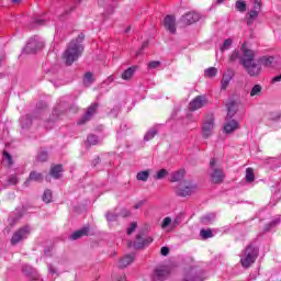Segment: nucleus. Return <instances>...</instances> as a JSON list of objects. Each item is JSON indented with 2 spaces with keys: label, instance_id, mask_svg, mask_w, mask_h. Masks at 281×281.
I'll use <instances>...</instances> for the list:
<instances>
[{
  "label": "nucleus",
  "instance_id": "nucleus-1",
  "mask_svg": "<svg viewBox=\"0 0 281 281\" xmlns=\"http://www.w3.org/2000/svg\"><path fill=\"white\" fill-rule=\"evenodd\" d=\"M82 52H85V46L79 44L78 40L71 41L61 56L65 65H67V67H71V65L82 56Z\"/></svg>",
  "mask_w": 281,
  "mask_h": 281
},
{
  "label": "nucleus",
  "instance_id": "nucleus-2",
  "mask_svg": "<svg viewBox=\"0 0 281 281\" xmlns=\"http://www.w3.org/2000/svg\"><path fill=\"white\" fill-rule=\"evenodd\" d=\"M258 259V250L254 245L246 247L243 257L240 258V265L244 269H249L254 262Z\"/></svg>",
  "mask_w": 281,
  "mask_h": 281
},
{
  "label": "nucleus",
  "instance_id": "nucleus-3",
  "mask_svg": "<svg viewBox=\"0 0 281 281\" xmlns=\"http://www.w3.org/2000/svg\"><path fill=\"white\" fill-rule=\"evenodd\" d=\"M211 166V182L215 183L216 186H220L225 181V171H223V168L216 166V160L214 158L210 161Z\"/></svg>",
  "mask_w": 281,
  "mask_h": 281
},
{
  "label": "nucleus",
  "instance_id": "nucleus-4",
  "mask_svg": "<svg viewBox=\"0 0 281 281\" xmlns=\"http://www.w3.org/2000/svg\"><path fill=\"white\" fill-rule=\"evenodd\" d=\"M241 54L243 57L239 58V64L241 67L251 63H256V52L247 48L246 44L241 45Z\"/></svg>",
  "mask_w": 281,
  "mask_h": 281
},
{
  "label": "nucleus",
  "instance_id": "nucleus-5",
  "mask_svg": "<svg viewBox=\"0 0 281 281\" xmlns=\"http://www.w3.org/2000/svg\"><path fill=\"white\" fill-rule=\"evenodd\" d=\"M194 183L192 181L184 180L180 182L178 189L176 190V194L178 196H190L192 192H194Z\"/></svg>",
  "mask_w": 281,
  "mask_h": 281
},
{
  "label": "nucleus",
  "instance_id": "nucleus-6",
  "mask_svg": "<svg viewBox=\"0 0 281 281\" xmlns=\"http://www.w3.org/2000/svg\"><path fill=\"white\" fill-rule=\"evenodd\" d=\"M198 21H201V14L196 11L187 12L180 18L182 25H193V23H198Z\"/></svg>",
  "mask_w": 281,
  "mask_h": 281
},
{
  "label": "nucleus",
  "instance_id": "nucleus-7",
  "mask_svg": "<svg viewBox=\"0 0 281 281\" xmlns=\"http://www.w3.org/2000/svg\"><path fill=\"white\" fill-rule=\"evenodd\" d=\"M214 131V116L210 115L205 120L202 126V137L207 139V137H212V132Z\"/></svg>",
  "mask_w": 281,
  "mask_h": 281
},
{
  "label": "nucleus",
  "instance_id": "nucleus-8",
  "mask_svg": "<svg viewBox=\"0 0 281 281\" xmlns=\"http://www.w3.org/2000/svg\"><path fill=\"white\" fill-rule=\"evenodd\" d=\"M27 236H30V227L24 226V227L18 229L11 238V245H19V243H21V240L27 238Z\"/></svg>",
  "mask_w": 281,
  "mask_h": 281
},
{
  "label": "nucleus",
  "instance_id": "nucleus-9",
  "mask_svg": "<svg viewBox=\"0 0 281 281\" xmlns=\"http://www.w3.org/2000/svg\"><path fill=\"white\" fill-rule=\"evenodd\" d=\"M243 67L246 70V74H248V76H250L251 78H258V76H260L262 71V67L256 61L246 64Z\"/></svg>",
  "mask_w": 281,
  "mask_h": 281
},
{
  "label": "nucleus",
  "instance_id": "nucleus-10",
  "mask_svg": "<svg viewBox=\"0 0 281 281\" xmlns=\"http://www.w3.org/2000/svg\"><path fill=\"white\" fill-rule=\"evenodd\" d=\"M162 25L170 34H177V18L175 15H167L162 21Z\"/></svg>",
  "mask_w": 281,
  "mask_h": 281
},
{
  "label": "nucleus",
  "instance_id": "nucleus-11",
  "mask_svg": "<svg viewBox=\"0 0 281 281\" xmlns=\"http://www.w3.org/2000/svg\"><path fill=\"white\" fill-rule=\"evenodd\" d=\"M205 104H207V99L204 95H198L189 103V111H199Z\"/></svg>",
  "mask_w": 281,
  "mask_h": 281
},
{
  "label": "nucleus",
  "instance_id": "nucleus-12",
  "mask_svg": "<svg viewBox=\"0 0 281 281\" xmlns=\"http://www.w3.org/2000/svg\"><path fill=\"white\" fill-rule=\"evenodd\" d=\"M43 47H45V44L43 42H38L37 40L32 38L24 47V52L26 54H36V50L43 49Z\"/></svg>",
  "mask_w": 281,
  "mask_h": 281
},
{
  "label": "nucleus",
  "instance_id": "nucleus-13",
  "mask_svg": "<svg viewBox=\"0 0 281 281\" xmlns=\"http://www.w3.org/2000/svg\"><path fill=\"white\" fill-rule=\"evenodd\" d=\"M170 276V268L162 266L154 271L153 278L155 281H164Z\"/></svg>",
  "mask_w": 281,
  "mask_h": 281
},
{
  "label": "nucleus",
  "instance_id": "nucleus-14",
  "mask_svg": "<svg viewBox=\"0 0 281 281\" xmlns=\"http://www.w3.org/2000/svg\"><path fill=\"white\" fill-rule=\"evenodd\" d=\"M98 103H93L91 104L87 112H86V115L80 120L78 121V125H82V124H87V122H89V120H91V116L95 115V111H98Z\"/></svg>",
  "mask_w": 281,
  "mask_h": 281
},
{
  "label": "nucleus",
  "instance_id": "nucleus-15",
  "mask_svg": "<svg viewBox=\"0 0 281 281\" xmlns=\"http://www.w3.org/2000/svg\"><path fill=\"white\" fill-rule=\"evenodd\" d=\"M238 128H240V125L238 124V121H236V120L228 121L224 125V131L227 135L234 133V131H238Z\"/></svg>",
  "mask_w": 281,
  "mask_h": 281
},
{
  "label": "nucleus",
  "instance_id": "nucleus-16",
  "mask_svg": "<svg viewBox=\"0 0 281 281\" xmlns=\"http://www.w3.org/2000/svg\"><path fill=\"white\" fill-rule=\"evenodd\" d=\"M135 260V256L133 255H126L123 259L120 260L119 267L120 269H126L128 265H132V262Z\"/></svg>",
  "mask_w": 281,
  "mask_h": 281
},
{
  "label": "nucleus",
  "instance_id": "nucleus-17",
  "mask_svg": "<svg viewBox=\"0 0 281 281\" xmlns=\"http://www.w3.org/2000/svg\"><path fill=\"white\" fill-rule=\"evenodd\" d=\"M63 172V165H55L50 167V177L53 179H60Z\"/></svg>",
  "mask_w": 281,
  "mask_h": 281
},
{
  "label": "nucleus",
  "instance_id": "nucleus-18",
  "mask_svg": "<svg viewBox=\"0 0 281 281\" xmlns=\"http://www.w3.org/2000/svg\"><path fill=\"white\" fill-rule=\"evenodd\" d=\"M82 236H89V227H83L77 232H75L70 238L71 240H78L79 238H82Z\"/></svg>",
  "mask_w": 281,
  "mask_h": 281
},
{
  "label": "nucleus",
  "instance_id": "nucleus-19",
  "mask_svg": "<svg viewBox=\"0 0 281 281\" xmlns=\"http://www.w3.org/2000/svg\"><path fill=\"white\" fill-rule=\"evenodd\" d=\"M226 109L228 117H234V115H236V102L234 100H229L226 103Z\"/></svg>",
  "mask_w": 281,
  "mask_h": 281
},
{
  "label": "nucleus",
  "instance_id": "nucleus-20",
  "mask_svg": "<svg viewBox=\"0 0 281 281\" xmlns=\"http://www.w3.org/2000/svg\"><path fill=\"white\" fill-rule=\"evenodd\" d=\"M29 181H37L38 183H41L43 181V173L32 171L30 173L29 179L26 180L25 184H27Z\"/></svg>",
  "mask_w": 281,
  "mask_h": 281
},
{
  "label": "nucleus",
  "instance_id": "nucleus-21",
  "mask_svg": "<svg viewBox=\"0 0 281 281\" xmlns=\"http://www.w3.org/2000/svg\"><path fill=\"white\" fill-rule=\"evenodd\" d=\"M144 233H140L136 236V241L134 243V249H143L145 247L144 244Z\"/></svg>",
  "mask_w": 281,
  "mask_h": 281
},
{
  "label": "nucleus",
  "instance_id": "nucleus-22",
  "mask_svg": "<svg viewBox=\"0 0 281 281\" xmlns=\"http://www.w3.org/2000/svg\"><path fill=\"white\" fill-rule=\"evenodd\" d=\"M184 175H186V171L182 170V169L173 172L172 176H171V180H170L171 183H176L177 181H181V179H183Z\"/></svg>",
  "mask_w": 281,
  "mask_h": 281
},
{
  "label": "nucleus",
  "instance_id": "nucleus-23",
  "mask_svg": "<svg viewBox=\"0 0 281 281\" xmlns=\"http://www.w3.org/2000/svg\"><path fill=\"white\" fill-rule=\"evenodd\" d=\"M182 281H203V280H201V278L195 276V271L194 270H190L189 272L186 273V276L182 279Z\"/></svg>",
  "mask_w": 281,
  "mask_h": 281
},
{
  "label": "nucleus",
  "instance_id": "nucleus-24",
  "mask_svg": "<svg viewBox=\"0 0 281 281\" xmlns=\"http://www.w3.org/2000/svg\"><path fill=\"white\" fill-rule=\"evenodd\" d=\"M133 76H135V68H134V67H130V68H127V69L121 75V78H122V80H131V78H133Z\"/></svg>",
  "mask_w": 281,
  "mask_h": 281
},
{
  "label": "nucleus",
  "instance_id": "nucleus-25",
  "mask_svg": "<svg viewBox=\"0 0 281 281\" xmlns=\"http://www.w3.org/2000/svg\"><path fill=\"white\" fill-rule=\"evenodd\" d=\"M255 180H256V175L254 173V168L248 167L246 169V182L254 183Z\"/></svg>",
  "mask_w": 281,
  "mask_h": 281
},
{
  "label": "nucleus",
  "instance_id": "nucleus-26",
  "mask_svg": "<svg viewBox=\"0 0 281 281\" xmlns=\"http://www.w3.org/2000/svg\"><path fill=\"white\" fill-rule=\"evenodd\" d=\"M200 236L203 240H207V238H214V233H212V228H202L200 231Z\"/></svg>",
  "mask_w": 281,
  "mask_h": 281
},
{
  "label": "nucleus",
  "instance_id": "nucleus-27",
  "mask_svg": "<svg viewBox=\"0 0 281 281\" xmlns=\"http://www.w3.org/2000/svg\"><path fill=\"white\" fill-rule=\"evenodd\" d=\"M148 177H150V171L145 170L137 173V181H148Z\"/></svg>",
  "mask_w": 281,
  "mask_h": 281
},
{
  "label": "nucleus",
  "instance_id": "nucleus-28",
  "mask_svg": "<svg viewBox=\"0 0 281 281\" xmlns=\"http://www.w3.org/2000/svg\"><path fill=\"white\" fill-rule=\"evenodd\" d=\"M262 93V86L255 85L250 90V98H256V95H260Z\"/></svg>",
  "mask_w": 281,
  "mask_h": 281
},
{
  "label": "nucleus",
  "instance_id": "nucleus-29",
  "mask_svg": "<svg viewBox=\"0 0 281 281\" xmlns=\"http://www.w3.org/2000/svg\"><path fill=\"white\" fill-rule=\"evenodd\" d=\"M216 74H218V70L214 67H210L204 70V76L206 78H214L216 76Z\"/></svg>",
  "mask_w": 281,
  "mask_h": 281
},
{
  "label": "nucleus",
  "instance_id": "nucleus-30",
  "mask_svg": "<svg viewBox=\"0 0 281 281\" xmlns=\"http://www.w3.org/2000/svg\"><path fill=\"white\" fill-rule=\"evenodd\" d=\"M259 63L263 65V67H271V65H273V57H261Z\"/></svg>",
  "mask_w": 281,
  "mask_h": 281
},
{
  "label": "nucleus",
  "instance_id": "nucleus-31",
  "mask_svg": "<svg viewBox=\"0 0 281 281\" xmlns=\"http://www.w3.org/2000/svg\"><path fill=\"white\" fill-rule=\"evenodd\" d=\"M42 199H43L44 203H52V199H53L52 190L46 189L44 191Z\"/></svg>",
  "mask_w": 281,
  "mask_h": 281
},
{
  "label": "nucleus",
  "instance_id": "nucleus-32",
  "mask_svg": "<svg viewBox=\"0 0 281 281\" xmlns=\"http://www.w3.org/2000/svg\"><path fill=\"white\" fill-rule=\"evenodd\" d=\"M235 8L238 12H245L247 10V3H245L243 0H237Z\"/></svg>",
  "mask_w": 281,
  "mask_h": 281
},
{
  "label": "nucleus",
  "instance_id": "nucleus-33",
  "mask_svg": "<svg viewBox=\"0 0 281 281\" xmlns=\"http://www.w3.org/2000/svg\"><path fill=\"white\" fill-rule=\"evenodd\" d=\"M240 52L239 50H233L228 58V63L234 64L236 60H240Z\"/></svg>",
  "mask_w": 281,
  "mask_h": 281
},
{
  "label": "nucleus",
  "instance_id": "nucleus-34",
  "mask_svg": "<svg viewBox=\"0 0 281 281\" xmlns=\"http://www.w3.org/2000/svg\"><path fill=\"white\" fill-rule=\"evenodd\" d=\"M87 144H88L89 146H97V144H98V136H97V135H93V134L88 135V137H87Z\"/></svg>",
  "mask_w": 281,
  "mask_h": 281
},
{
  "label": "nucleus",
  "instance_id": "nucleus-35",
  "mask_svg": "<svg viewBox=\"0 0 281 281\" xmlns=\"http://www.w3.org/2000/svg\"><path fill=\"white\" fill-rule=\"evenodd\" d=\"M155 135H157V130H150L149 132H147L144 139L146 142H150V139H153L155 137Z\"/></svg>",
  "mask_w": 281,
  "mask_h": 281
},
{
  "label": "nucleus",
  "instance_id": "nucleus-36",
  "mask_svg": "<svg viewBox=\"0 0 281 281\" xmlns=\"http://www.w3.org/2000/svg\"><path fill=\"white\" fill-rule=\"evenodd\" d=\"M232 38H227L224 41L223 45L220 47L221 52H225L228 47H232Z\"/></svg>",
  "mask_w": 281,
  "mask_h": 281
},
{
  "label": "nucleus",
  "instance_id": "nucleus-37",
  "mask_svg": "<svg viewBox=\"0 0 281 281\" xmlns=\"http://www.w3.org/2000/svg\"><path fill=\"white\" fill-rule=\"evenodd\" d=\"M85 81L89 82L90 85H93L95 82V79H93V74L92 72H86L85 74Z\"/></svg>",
  "mask_w": 281,
  "mask_h": 281
},
{
  "label": "nucleus",
  "instance_id": "nucleus-38",
  "mask_svg": "<svg viewBox=\"0 0 281 281\" xmlns=\"http://www.w3.org/2000/svg\"><path fill=\"white\" fill-rule=\"evenodd\" d=\"M167 175H168V170H166V169H160V170L157 172V175H156V179L161 180V179H164V177H167Z\"/></svg>",
  "mask_w": 281,
  "mask_h": 281
},
{
  "label": "nucleus",
  "instance_id": "nucleus-39",
  "mask_svg": "<svg viewBox=\"0 0 281 281\" xmlns=\"http://www.w3.org/2000/svg\"><path fill=\"white\" fill-rule=\"evenodd\" d=\"M160 66H161V61L159 60L149 61L148 64L149 69H157Z\"/></svg>",
  "mask_w": 281,
  "mask_h": 281
},
{
  "label": "nucleus",
  "instance_id": "nucleus-40",
  "mask_svg": "<svg viewBox=\"0 0 281 281\" xmlns=\"http://www.w3.org/2000/svg\"><path fill=\"white\" fill-rule=\"evenodd\" d=\"M135 229H137V222H132L130 227L127 228V236H131V234H133Z\"/></svg>",
  "mask_w": 281,
  "mask_h": 281
},
{
  "label": "nucleus",
  "instance_id": "nucleus-41",
  "mask_svg": "<svg viewBox=\"0 0 281 281\" xmlns=\"http://www.w3.org/2000/svg\"><path fill=\"white\" fill-rule=\"evenodd\" d=\"M229 80H232L229 77H226V76H224L223 78H222V89H227V87L229 86Z\"/></svg>",
  "mask_w": 281,
  "mask_h": 281
},
{
  "label": "nucleus",
  "instance_id": "nucleus-42",
  "mask_svg": "<svg viewBox=\"0 0 281 281\" xmlns=\"http://www.w3.org/2000/svg\"><path fill=\"white\" fill-rule=\"evenodd\" d=\"M38 161H47L48 155L47 151H41L37 156Z\"/></svg>",
  "mask_w": 281,
  "mask_h": 281
},
{
  "label": "nucleus",
  "instance_id": "nucleus-43",
  "mask_svg": "<svg viewBox=\"0 0 281 281\" xmlns=\"http://www.w3.org/2000/svg\"><path fill=\"white\" fill-rule=\"evenodd\" d=\"M171 223H172V218L165 217L161 224L162 229H166V227H168V225H170Z\"/></svg>",
  "mask_w": 281,
  "mask_h": 281
},
{
  "label": "nucleus",
  "instance_id": "nucleus-44",
  "mask_svg": "<svg viewBox=\"0 0 281 281\" xmlns=\"http://www.w3.org/2000/svg\"><path fill=\"white\" fill-rule=\"evenodd\" d=\"M106 221H110L111 223H113V221H117V215H115L114 213L108 212Z\"/></svg>",
  "mask_w": 281,
  "mask_h": 281
},
{
  "label": "nucleus",
  "instance_id": "nucleus-45",
  "mask_svg": "<svg viewBox=\"0 0 281 281\" xmlns=\"http://www.w3.org/2000/svg\"><path fill=\"white\" fill-rule=\"evenodd\" d=\"M19 183V179L16 178V176H11L9 178V186H16Z\"/></svg>",
  "mask_w": 281,
  "mask_h": 281
},
{
  "label": "nucleus",
  "instance_id": "nucleus-46",
  "mask_svg": "<svg viewBox=\"0 0 281 281\" xmlns=\"http://www.w3.org/2000/svg\"><path fill=\"white\" fill-rule=\"evenodd\" d=\"M280 223V218H276V220H273L272 222H270L269 224H268V226L269 227H267L266 229L268 231V229H271V227H276V225H278Z\"/></svg>",
  "mask_w": 281,
  "mask_h": 281
},
{
  "label": "nucleus",
  "instance_id": "nucleus-47",
  "mask_svg": "<svg viewBox=\"0 0 281 281\" xmlns=\"http://www.w3.org/2000/svg\"><path fill=\"white\" fill-rule=\"evenodd\" d=\"M3 157H5V159H8V161H9V166H12V155H10V153H8V151H3Z\"/></svg>",
  "mask_w": 281,
  "mask_h": 281
},
{
  "label": "nucleus",
  "instance_id": "nucleus-48",
  "mask_svg": "<svg viewBox=\"0 0 281 281\" xmlns=\"http://www.w3.org/2000/svg\"><path fill=\"white\" fill-rule=\"evenodd\" d=\"M160 254H161V256H168V254H170V248L164 246V247L160 249Z\"/></svg>",
  "mask_w": 281,
  "mask_h": 281
},
{
  "label": "nucleus",
  "instance_id": "nucleus-49",
  "mask_svg": "<svg viewBox=\"0 0 281 281\" xmlns=\"http://www.w3.org/2000/svg\"><path fill=\"white\" fill-rule=\"evenodd\" d=\"M121 216H123V218H126V217L131 216V211H128L126 209H123L121 211Z\"/></svg>",
  "mask_w": 281,
  "mask_h": 281
},
{
  "label": "nucleus",
  "instance_id": "nucleus-50",
  "mask_svg": "<svg viewBox=\"0 0 281 281\" xmlns=\"http://www.w3.org/2000/svg\"><path fill=\"white\" fill-rule=\"evenodd\" d=\"M255 10H260L262 8V0H255Z\"/></svg>",
  "mask_w": 281,
  "mask_h": 281
},
{
  "label": "nucleus",
  "instance_id": "nucleus-51",
  "mask_svg": "<svg viewBox=\"0 0 281 281\" xmlns=\"http://www.w3.org/2000/svg\"><path fill=\"white\" fill-rule=\"evenodd\" d=\"M257 16H258V11L257 10H252V11L249 12V18L250 19H257Z\"/></svg>",
  "mask_w": 281,
  "mask_h": 281
},
{
  "label": "nucleus",
  "instance_id": "nucleus-52",
  "mask_svg": "<svg viewBox=\"0 0 281 281\" xmlns=\"http://www.w3.org/2000/svg\"><path fill=\"white\" fill-rule=\"evenodd\" d=\"M72 41H77V43L80 45V42L85 41V34H79V36L76 40Z\"/></svg>",
  "mask_w": 281,
  "mask_h": 281
},
{
  "label": "nucleus",
  "instance_id": "nucleus-53",
  "mask_svg": "<svg viewBox=\"0 0 281 281\" xmlns=\"http://www.w3.org/2000/svg\"><path fill=\"white\" fill-rule=\"evenodd\" d=\"M150 243H153V237H147V238L144 239V245H145V247H146L147 245H150Z\"/></svg>",
  "mask_w": 281,
  "mask_h": 281
},
{
  "label": "nucleus",
  "instance_id": "nucleus-54",
  "mask_svg": "<svg viewBox=\"0 0 281 281\" xmlns=\"http://www.w3.org/2000/svg\"><path fill=\"white\" fill-rule=\"evenodd\" d=\"M247 25H254V19L249 18V19L247 20Z\"/></svg>",
  "mask_w": 281,
  "mask_h": 281
},
{
  "label": "nucleus",
  "instance_id": "nucleus-55",
  "mask_svg": "<svg viewBox=\"0 0 281 281\" xmlns=\"http://www.w3.org/2000/svg\"><path fill=\"white\" fill-rule=\"evenodd\" d=\"M143 203L139 202L138 204L134 205L135 210H139V207H142Z\"/></svg>",
  "mask_w": 281,
  "mask_h": 281
},
{
  "label": "nucleus",
  "instance_id": "nucleus-56",
  "mask_svg": "<svg viewBox=\"0 0 281 281\" xmlns=\"http://www.w3.org/2000/svg\"><path fill=\"white\" fill-rule=\"evenodd\" d=\"M124 32L125 34H128V32H131V26H127Z\"/></svg>",
  "mask_w": 281,
  "mask_h": 281
},
{
  "label": "nucleus",
  "instance_id": "nucleus-57",
  "mask_svg": "<svg viewBox=\"0 0 281 281\" xmlns=\"http://www.w3.org/2000/svg\"><path fill=\"white\" fill-rule=\"evenodd\" d=\"M5 59V56H0V65H1V63H3V60Z\"/></svg>",
  "mask_w": 281,
  "mask_h": 281
},
{
  "label": "nucleus",
  "instance_id": "nucleus-58",
  "mask_svg": "<svg viewBox=\"0 0 281 281\" xmlns=\"http://www.w3.org/2000/svg\"><path fill=\"white\" fill-rule=\"evenodd\" d=\"M23 0H12V3H21Z\"/></svg>",
  "mask_w": 281,
  "mask_h": 281
},
{
  "label": "nucleus",
  "instance_id": "nucleus-59",
  "mask_svg": "<svg viewBox=\"0 0 281 281\" xmlns=\"http://www.w3.org/2000/svg\"><path fill=\"white\" fill-rule=\"evenodd\" d=\"M119 281H126V277H122Z\"/></svg>",
  "mask_w": 281,
  "mask_h": 281
},
{
  "label": "nucleus",
  "instance_id": "nucleus-60",
  "mask_svg": "<svg viewBox=\"0 0 281 281\" xmlns=\"http://www.w3.org/2000/svg\"><path fill=\"white\" fill-rule=\"evenodd\" d=\"M173 225H179V222H178V221H175V222H173Z\"/></svg>",
  "mask_w": 281,
  "mask_h": 281
},
{
  "label": "nucleus",
  "instance_id": "nucleus-61",
  "mask_svg": "<svg viewBox=\"0 0 281 281\" xmlns=\"http://www.w3.org/2000/svg\"><path fill=\"white\" fill-rule=\"evenodd\" d=\"M225 0H217V3H222V2H224Z\"/></svg>",
  "mask_w": 281,
  "mask_h": 281
},
{
  "label": "nucleus",
  "instance_id": "nucleus-62",
  "mask_svg": "<svg viewBox=\"0 0 281 281\" xmlns=\"http://www.w3.org/2000/svg\"><path fill=\"white\" fill-rule=\"evenodd\" d=\"M36 23L41 24V23H42V21H41V20H37V21H36Z\"/></svg>",
  "mask_w": 281,
  "mask_h": 281
},
{
  "label": "nucleus",
  "instance_id": "nucleus-63",
  "mask_svg": "<svg viewBox=\"0 0 281 281\" xmlns=\"http://www.w3.org/2000/svg\"><path fill=\"white\" fill-rule=\"evenodd\" d=\"M26 120H29L31 122L30 116H26Z\"/></svg>",
  "mask_w": 281,
  "mask_h": 281
},
{
  "label": "nucleus",
  "instance_id": "nucleus-64",
  "mask_svg": "<svg viewBox=\"0 0 281 281\" xmlns=\"http://www.w3.org/2000/svg\"><path fill=\"white\" fill-rule=\"evenodd\" d=\"M146 45H147V44H144V45H143V48L146 47Z\"/></svg>",
  "mask_w": 281,
  "mask_h": 281
}]
</instances>
